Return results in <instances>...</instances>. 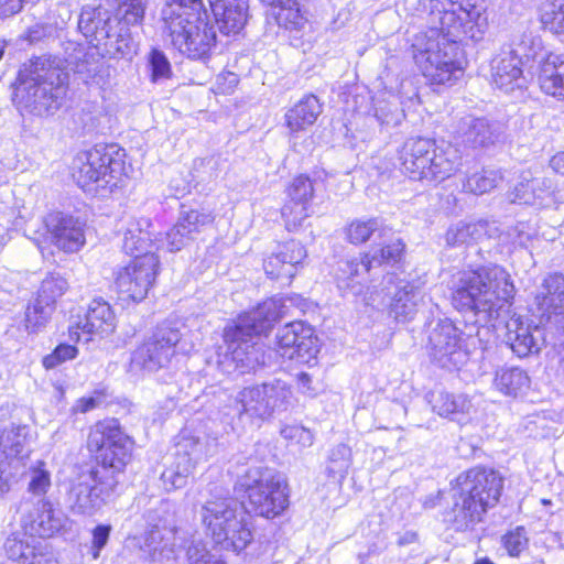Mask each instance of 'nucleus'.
I'll list each match as a JSON object with an SVG mask.
<instances>
[{"label":"nucleus","mask_w":564,"mask_h":564,"mask_svg":"<svg viewBox=\"0 0 564 564\" xmlns=\"http://www.w3.org/2000/svg\"><path fill=\"white\" fill-rule=\"evenodd\" d=\"M451 290L453 305L471 313L476 324L495 328L503 324L506 341L518 357L538 354L544 346L543 328L520 315L509 316L516 289L502 267L469 264L453 275Z\"/></svg>","instance_id":"f257e3e1"},{"label":"nucleus","mask_w":564,"mask_h":564,"mask_svg":"<svg viewBox=\"0 0 564 564\" xmlns=\"http://www.w3.org/2000/svg\"><path fill=\"white\" fill-rule=\"evenodd\" d=\"M239 485L246 491V505L232 497H217L207 500L200 510L202 522L213 541L237 553L253 540L251 516L274 519L290 505L286 480L272 468L251 465Z\"/></svg>","instance_id":"f03ea898"},{"label":"nucleus","mask_w":564,"mask_h":564,"mask_svg":"<svg viewBox=\"0 0 564 564\" xmlns=\"http://www.w3.org/2000/svg\"><path fill=\"white\" fill-rule=\"evenodd\" d=\"M429 10L426 30L412 41L413 58L421 70H463L459 43L480 41L488 28L484 8L458 0H424Z\"/></svg>","instance_id":"7ed1b4c3"},{"label":"nucleus","mask_w":564,"mask_h":564,"mask_svg":"<svg viewBox=\"0 0 564 564\" xmlns=\"http://www.w3.org/2000/svg\"><path fill=\"white\" fill-rule=\"evenodd\" d=\"M284 300L271 297L253 310L240 314L224 329L226 352L219 365L226 372L249 373L267 364V352L260 335L268 333L284 312Z\"/></svg>","instance_id":"20e7f679"},{"label":"nucleus","mask_w":564,"mask_h":564,"mask_svg":"<svg viewBox=\"0 0 564 564\" xmlns=\"http://www.w3.org/2000/svg\"><path fill=\"white\" fill-rule=\"evenodd\" d=\"M503 489L502 476L485 467L470 468L456 478L452 491V506L443 513L444 522L453 530L465 532L482 520L495 507Z\"/></svg>","instance_id":"39448f33"},{"label":"nucleus","mask_w":564,"mask_h":564,"mask_svg":"<svg viewBox=\"0 0 564 564\" xmlns=\"http://www.w3.org/2000/svg\"><path fill=\"white\" fill-rule=\"evenodd\" d=\"M161 20L173 44L189 58H203L216 43V31L203 0H166Z\"/></svg>","instance_id":"423d86ee"},{"label":"nucleus","mask_w":564,"mask_h":564,"mask_svg":"<svg viewBox=\"0 0 564 564\" xmlns=\"http://www.w3.org/2000/svg\"><path fill=\"white\" fill-rule=\"evenodd\" d=\"M403 172L414 181L440 183L451 177L462 164L460 151L453 144L429 138H411L403 144Z\"/></svg>","instance_id":"0eeeda50"},{"label":"nucleus","mask_w":564,"mask_h":564,"mask_svg":"<svg viewBox=\"0 0 564 564\" xmlns=\"http://www.w3.org/2000/svg\"><path fill=\"white\" fill-rule=\"evenodd\" d=\"M68 73H18L12 100L22 115L51 117L64 105Z\"/></svg>","instance_id":"6e6552de"},{"label":"nucleus","mask_w":564,"mask_h":564,"mask_svg":"<svg viewBox=\"0 0 564 564\" xmlns=\"http://www.w3.org/2000/svg\"><path fill=\"white\" fill-rule=\"evenodd\" d=\"M124 158V149L116 143L96 144L77 155L73 176L85 192H112L126 175Z\"/></svg>","instance_id":"1a4fd4ad"},{"label":"nucleus","mask_w":564,"mask_h":564,"mask_svg":"<svg viewBox=\"0 0 564 564\" xmlns=\"http://www.w3.org/2000/svg\"><path fill=\"white\" fill-rule=\"evenodd\" d=\"M290 386L281 380L273 379L260 386L247 387L240 390L226 412L232 419L237 417L242 426L257 425L270 419L275 412L284 411L291 400Z\"/></svg>","instance_id":"9d476101"},{"label":"nucleus","mask_w":564,"mask_h":564,"mask_svg":"<svg viewBox=\"0 0 564 564\" xmlns=\"http://www.w3.org/2000/svg\"><path fill=\"white\" fill-rule=\"evenodd\" d=\"M78 30L104 56L131 59L135 53L137 45L131 34L120 31L112 11L101 6L82 9Z\"/></svg>","instance_id":"9b49d317"},{"label":"nucleus","mask_w":564,"mask_h":564,"mask_svg":"<svg viewBox=\"0 0 564 564\" xmlns=\"http://www.w3.org/2000/svg\"><path fill=\"white\" fill-rule=\"evenodd\" d=\"M132 440L122 431L116 419H106L97 422L89 432L87 447L96 453L100 466L107 468L115 476L120 473L130 459Z\"/></svg>","instance_id":"f8f14e48"},{"label":"nucleus","mask_w":564,"mask_h":564,"mask_svg":"<svg viewBox=\"0 0 564 564\" xmlns=\"http://www.w3.org/2000/svg\"><path fill=\"white\" fill-rule=\"evenodd\" d=\"M426 333V351L432 362L448 370L459 369L467 362V337L449 318L431 321Z\"/></svg>","instance_id":"ddd939ff"},{"label":"nucleus","mask_w":564,"mask_h":564,"mask_svg":"<svg viewBox=\"0 0 564 564\" xmlns=\"http://www.w3.org/2000/svg\"><path fill=\"white\" fill-rule=\"evenodd\" d=\"M182 328L184 325L172 321L158 325L152 335L132 352L130 370L135 373L154 372L166 367L183 337Z\"/></svg>","instance_id":"4468645a"},{"label":"nucleus","mask_w":564,"mask_h":564,"mask_svg":"<svg viewBox=\"0 0 564 564\" xmlns=\"http://www.w3.org/2000/svg\"><path fill=\"white\" fill-rule=\"evenodd\" d=\"M118 485L107 468H93L70 486L67 503L74 514L93 516L111 497Z\"/></svg>","instance_id":"2eb2a0df"},{"label":"nucleus","mask_w":564,"mask_h":564,"mask_svg":"<svg viewBox=\"0 0 564 564\" xmlns=\"http://www.w3.org/2000/svg\"><path fill=\"white\" fill-rule=\"evenodd\" d=\"M217 438L183 434L175 445L174 460L161 474V480L166 490L180 489L186 486L195 466L216 452Z\"/></svg>","instance_id":"dca6fc26"},{"label":"nucleus","mask_w":564,"mask_h":564,"mask_svg":"<svg viewBox=\"0 0 564 564\" xmlns=\"http://www.w3.org/2000/svg\"><path fill=\"white\" fill-rule=\"evenodd\" d=\"M160 267L154 252L135 256L116 273V288L122 300L143 301L153 286Z\"/></svg>","instance_id":"f3484780"},{"label":"nucleus","mask_w":564,"mask_h":564,"mask_svg":"<svg viewBox=\"0 0 564 564\" xmlns=\"http://www.w3.org/2000/svg\"><path fill=\"white\" fill-rule=\"evenodd\" d=\"M276 352L299 364H310L318 354V339L314 329L301 321H295L279 328L275 335Z\"/></svg>","instance_id":"a211bd4d"},{"label":"nucleus","mask_w":564,"mask_h":564,"mask_svg":"<svg viewBox=\"0 0 564 564\" xmlns=\"http://www.w3.org/2000/svg\"><path fill=\"white\" fill-rule=\"evenodd\" d=\"M187 543L185 532L158 523L145 532L143 551L148 553L151 564H176Z\"/></svg>","instance_id":"6ab92c4d"},{"label":"nucleus","mask_w":564,"mask_h":564,"mask_svg":"<svg viewBox=\"0 0 564 564\" xmlns=\"http://www.w3.org/2000/svg\"><path fill=\"white\" fill-rule=\"evenodd\" d=\"M502 124L485 116L467 113L454 126V137L466 149L489 150L500 142Z\"/></svg>","instance_id":"aec40b11"},{"label":"nucleus","mask_w":564,"mask_h":564,"mask_svg":"<svg viewBox=\"0 0 564 564\" xmlns=\"http://www.w3.org/2000/svg\"><path fill=\"white\" fill-rule=\"evenodd\" d=\"M323 175L325 172L316 173V177L311 178L301 174L293 178L288 188L290 202L281 209V215L285 221L288 230H294L302 226L307 218V206L312 200L314 193L324 187Z\"/></svg>","instance_id":"412c9836"},{"label":"nucleus","mask_w":564,"mask_h":564,"mask_svg":"<svg viewBox=\"0 0 564 564\" xmlns=\"http://www.w3.org/2000/svg\"><path fill=\"white\" fill-rule=\"evenodd\" d=\"M26 502L21 505V524L31 536L52 538L61 533L68 523L67 516L46 498L39 499L33 511L26 512Z\"/></svg>","instance_id":"4be33fe9"},{"label":"nucleus","mask_w":564,"mask_h":564,"mask_svg":"<svg viewBox=\"0 0 564 564\" xmlns=\"http://www.w3.org/2000/svg\"><path fill=\"white\" fill-rule=\"evenodd\" d=\"M25 425H10L0 433V481L14 477L28 456Z\"/></svg>","instance_id":"5701e85b"},{"label":"nucleus","mask_w":564,"mask_h":564,"mask_svg":"<svg viewBox=\"0 0 564 564\" xmlns=\"http://www.w3.org/2000/svg\"><path fill=\"white\" fill-rule=\"evenodd\" d=\"M52 243L67 253L77 252L86 242L85 221L63 213H52L45 219Z\"/></svg>","instance_id":"b1692460"},{"label":"nucleus","mask_w":564,"mask_h":564,"mask_svg":"<svg viewBox=\"0 0 564 564\" xmlns=\"http://www.w3.org/2000/svg\"><path fill=\"white\" fill-rule=\"evenodd\" d=\"M377 269L371 261L370 253H359L357 257L344 259L338 262L336 271L337 286L343 291H350L358 295L365 285L373 282Z\"/></svg>","instance_id":"393cba45"},{"label":"nucleus","mask_w":564,"mask_h":564,"mask_svg":"<svg viewBox=\"0 0 564 564\" xmlns=\"http://www.w3.org/2000/svg\"><path fill=\"white\" fill-rule=\"evenodd\" d=\"M306 258L304 246L296 240H290L279 246V250L264 260L263 269L272 280H281L289 284L297 272V267Z\"/></svg>","instance_id":"a878e982"},{"label":"nucleus","mask_w":564,"mask_h":564,"mask_svg":"<svg viewBox=\"0 0 564 564\" xmlns=\"http://www.w3.org/2000/svg\"><path fill=\"white\" fill-rule=\"evenodd\" d=\"M541 318L546 323L564 321V274L546 275L535 295Z\"/></svg>","instance_id":"bb28decb"},{"label":"nucleus","mask_w":564,"mask_h":564,"mask_svg":"<svg viewBox=\"0 0 564 564\" xmlns=\"http://www.w3.org/2000/svg\"><path fill=\"white\" fill-rule=\"evenodd\" d=\"M269 8L265 12L268 24L279 29L300 32L307 23L304 0H260Z\"/></svg>","instance_id":"cd10ccee"},{"label":"nucleus","mask_w":564,"mask_h":564,"mask_svg":"<svg viewBox=\"0 0 564 564\" xmlns=\"http://www.w3.org/2000/svg\"><path fill=\"white\" fill-rule=\"evenodd\" d=\"M556 183L553 177L539 176L520 182L513 191V202L539 208L556 203Z\"/></svg>","instance_id":"c85d7f7f"},{"label":"nucleus","mask_w":564,"mask_h":564,"mask_svg":"<svg viewBox=\"0 0 564 564\" xmlns=\"http://www.w3.org/2000/svg\"><path fill=\"white\" fill-rule=\"evenodd\" d=\"M216 23L226 35L238 34L248 19V0H208Z\"/></svg>","instance_id":"c756f323"},{"label":"nucleus","mask_w":564,"mask_h":564,"mask_svg":"<svg viewBox=\"0 0 564 564\" xmlns=\"http://www.w3.org/2000/svg\"><path fill=\"white\" fill-rule=\"evenodd\" d=\"M423 297L424 291L420 282L400 281L392 297L390 313L398 322L411 321Z\"/></svg>","instance_id":"7c9ffc66"},{"label":"nucleus","mask_w":564,"mask_h":564,"mask_svg":"<svg viewBox=\"0 0 564 564\" xmlns=\"http://www.w3.org/2000/svg\"><path fill=\"white\" fill-rule=\"evenodd\" d=\"M77 328H82L89 335L111 334L116 328V316L109 303L102 299L93 300L84 318L78 322Z\"/></svg>","instance_id":"2f4dec72"},{"label":"nucleus","mask_w":564,"mask_h":564,"mask_svg":"<svg viewBox=\"0 0 564 564\" xmlns=\"http://www.w3.org/2000/svg\"><path fill=\"white\" fill-rule=\"evenodd\" d=\"M531 48L523 44L503 45L490 62L491 70H532L534 58L529 54Z\"/></svg>","instance_id":"473e14b6"},{"label":"nucleus","mask_w":564,"mask_h":564,"mask_svg":"<svg viewBox=\"0 0 564 564\" xmlns=\"http://www.w3.org/2000/svg\"><path fill=\"white\" fill-rule=\"evenodd\" d=\"M151 221L148 218L131 219L123 231L122 248L126 253L142 256L149 251L152 242V234L149 228Z\"/></svg>","instance_id":"72a5a7b5"},{"label":"nucleus","mask_w":564,"mask_h":564,"mask_svg":"<svg viewBox=\"0 0 564 564\" xmlns=\"http://www.w3.org/2000/svg\"><path fill=\"white\" fill-rule=\"evenodd\" d=\"M322 113V105L316 96L306 95L291 108L286 115V124L291 132L306 130Z\"/></svg>","instance_id":"f704fd0d"},{"label":"nucleus","mask_w":564,"mask_h":564,"mask_svg":"<svg viewBox=\"0 0 564 564\" xmlns=\"http://www.w3.org/2000/svg\"><path fill=\"white\" fill-rule=\"evenodd\" d=\"M149 7L150 0H115L112 13L120 31L130 33L131 28H141Z\"/></svg>","instance_id":"c9c22d12"},{"label":"nucleus","mask_w":564,"mask_h":564,"mask_svg":"<svg viewBox=\"0 0 564 564\" xmlns=\"http://www.w3.org/2000/svg\"><path fill=\"white\" fill-rule=\"evenodd\" d=\"M429 402L440 416L449 417L467 413L471 406L470 401L464 394H454L443 390L433 391Z\"/></svg>","instance_id":"e433bc0d"},{"label":"nucleus","mask_w":564,"mask_h":564,"mask_svg":"<svg viewBox=\"0 0 564 564\" xmlns=\"http://www.w3.org/2000/svg\"><path fill=\"white\" fill-rule=\"evenodd\" d=\"M496 388L509 397H518L530 387L528 373L519 367L501 368L496 372Z\"/></svg>","instance_id":"4c0bfd02"},{"label":"nucleus","mask_w":564,"mask_h":564,"mask_svg":"<svg viewBox=\"0 0 564 564\" xmlns=\"http://www.w3.org/2000/svg\"><path fill=\"white\" fill-rule=\"evenodd\" d=\"M486 232L484 223L458 221L448 227L445 232V242L447 247H471Z\"/></svg>","instance_id":"58836bf2"},{"label":"nucleus","mask_w":564,"mask_h":564,"mask_svg":"<svg viewBox=\"0 0 564 564\" xmlns=\"http://www.w3.org/2000/svg\"><path fill=\"white\" fill-rule=\"evenodd\" d=\"M34 536L13 533L4 542L7 556L22 564H41V557L35 553V546L32 544Z\"/></svg>","instance_id":"ea45409f"},{"label":"nucleus","mask_w":564,"mask_h":564,"mask_svg":"<svg viewBox=\"0 0 564 564\" xmlns=\"http://www.w3.org/2000/svg\"><path fill=\"white\" fill-rule=\"evenodd\" d=\"M502 180L501 173L494 169H481L474 173L466 174L463 189L466 193L482 195L494 189Z\"/></svg>","instance_id":"a19ab883"},{"label":"nucleus","mask_w":564,"mask_h":564,"mask_svg":"<svg viewBox=\"0 0 564 564\" xmlns=\"http://www.w3.org/2000/svg\"><path fill=\"white\" fill-rule=\"evenodd\" d=\"M351 465V449L346 444H337L328 455L326 471L329 478L343 480Z\"/></svg>","instance_id":"79ce46f5"},{"label":"nucleus","mask_w":564,"mask_h":564,"mask_svg":"<svg viewBox=\"0 0 564 564\" xmlns=\"http://www.w3.org/2000/svg\"><path fill=\"white\" fill-rule=\"evenodd\" d=\"M50 304H44L42 300L34 299L25 308L24 326L29 333L40 332L51 318L53 313Z\"/></svg>","instance_id":"37998d69"},{"label":"nucleus","mask_w":564,"mask_h":564,"mask_svg":"<svg viewBox=\"0 0 564 564\" xmlns=\"http://www.w3.org/2000/svg\"><path fill=\"white\" fill-rule=\"evenodd\" d=\"M540 21L545 30L555 34L564 33V0L545 2L541 8Z\"/></svg>","instance_id":"c03bdc74"},{"label":"nucleus","mask_w":564,"mask_h":564,"mask_svg":"<svg viewBox=\"0 0 564 564\" xmlns=\"http://www.w3.org/2000/svg\"><path fill=\"white\" fill-rule=\"evenodd\" d=\"M28 492L40 499L44 498L51 489V473L45 468V463L37 460L28 471Z\"/></svg>","instance_id":"a18cd8bd"},{"label":"nucleus","mask_w":564,"mask_h":564,"mask_svg":"<svg viewBox=\"0 0 564 564\" xmlns=\"http://www.w3.org/2000/svg\"><path fill=\"white\" fill-rule=\"evenodd\" d=\"M491 85L500 91L521 97L527 84L523 73H490Z\"/></svg>","instance_id":"49530a36"},{"label":"nucleus","mask_w":564,"mask_h":564,"mask_svg":"<svg viewBox=\"0 0 564 564\" xmlns=\"http://www.w3.org/2000/svg\"><path fill=\"white\" fill-rule=\"evenodd\" d=\"M67 289V282L59 275L46 276L40 286L36 300H42L44 304H50L54 310L57 297L62 296Z\"/></svg>","instance_id":"de8ad7c7"},{"label":"nucleus","mask_w":564,"mask_h":564,"mask_svg":"<svg viewBox=\"0 0 564 564\" xmlns=\"http://www.w3.org/2000/svg\"><path fill=\"white\" fill-rule=\"evenodd\" d=\"M381 227L382 224L378 218L357 219L349 225L347 236L351 243L360 245L368 241Z\"/></svg>","instance_id":"09e8293b"},{"label":"nucleus","mask_w":564,"mask_h":564,"mask_svg":"<svg viewBox=\"0 0 564 564\" xmlns=\"http://www.w3.org/2000/svg\"><path fill=\"white\" fill-rule=\"evenodd\" d=\"M404 247L402 240L398 238L383 246L381 249L372 250L368 253H370L371 261L378 271L383 263L398 262L403 254Z\"/></svg>","instance_id":"8fccbe9b"},{"label":"nucleus","mask_w":564,"mask_h":564,"mask_svg":"<svg viewBox=\"0 0 564 564\" xmlns=\"http://www.w3.org/2000/svg\"><path fill=\"white\" fill-rule=\"evenodd\" d=\"M214 216L212 213L200 212L197 209L182 210L177 223L184 225L185 230L188 231L189 238L194 239V234L200 231L203 227L212 224Z\"/></svg>","instance_id":"3c124183"},{"label":"nucleus","mask_w":564,"mask_h":564,"mask_svg":"<svg viewBox=\"0 0 564 564\" xmlns=\"http://www.w3.org/2000/svg\"><path fill=\"white\" fill-rule=\"evenodd\" d=\"M186 549L187 564H225L218 556L212 554L202 540L192 539Z\"/></svg>","instance_id":"603ef678"},{"label":"nucleus","mask_w":564,"mask_h":564,"mask_svg":"<svg viewBox=\"0 0 564 564\" xmlns=\"http://www.w3.org/2000/svg\"><path fill=\"white\" fill-rule=\"evenodd\" d=\"M30 70H73V63L50 53L33 56Z\"/></svg>","instance_id":"864d4df0"},{"label":"nucleus","mask_w":564,"mask_h":564,"mask_svg":"<svg viewBox=\"0 0 564 564\" xmlns=\"http://www.w3.org/2000/svg\"><path fill=\"white\" fill-rule=\"evenodd\" d=\"M529 539L523 527H517L502 536L503 547L510 556H519L528 547Z\"/></svg>","instance_id":"5fc2aeb1"},{"label":"nucleus","mask_w":564,"mask_h":564,"mask_svg":"<svg viewBox=\"0 0 564 564\" xmlns=\"http://www.w3.org/2000/svg\"><path fill=\"white\" fill-rule=\"evenodd\" d=\"M541 90L556 98H564V73H539Z\"/></svg>","instance_id":"6e6d98bb"},{"label":"nucleus","mask_w":564,"mask_h":564,"mask_svg":"<svg viewBox=\"0 0 564 564\" xmlns=\"http://www.w3.org/2000/svg\"><path fill=\"white\" fill-rule=\"evenodd\" d=\"M78 349L74 345L59 344L55 349L43 358V366L53 369L61 364L72 360L77 356Z\"/></svg>","instance_id":"4d7b16f0"},{"label":"nucleus","mask_w":564,"mask_h":564,"mask_svg":"<svg viewBox=\"0 0 564 564\" xmlns=\"http://www.w3.org/2000/svg\"><path fill=\"white\" fill-rule=\"evenodd\" d=\"M373 116L381 126H397L402 118L398 106L388 101L376 102Z\"/></svg>","instance_id":"13d9d810"},{"label":"nucleus","mask_w":564,"mask_h":564,"mask_svg":"<svg viewBox=\"0 0 564 564\" xmlns=\"http://www.w3.org/2000/svg\"><path fill=\"white\" fill-rule=\"evenodd\" d=\"M281 434L285 440H289V441L300 445L302 448L310 447L314 443L313 433L310 430H307L301 425L285 426L281 431Z\"/></svg>","instance_id":"bf43d9fd"},{"label":"nucleus","mask_w":564,"mask_h":564,"mask_svg":"<svg viewBox=\"0 0 564 564\" xmlns=\"http://www.w3.org/2000/svg\"><path fill=\"white\" fill-rule=\"evenodd\" d=\"M262 58L267 59H274L275 53L274 52H258V53H246L241 54L239 57H237L235 67L245 69L248 68L249 70H252V68H262L267 65L262 63Z\"/></svg>","instance_id":"052dcab7"},{"label":"nucleus","mask_w":564,"mask_h":564,"mask_svg":"<svg viewBox=\"0 0 564 564\" xmlns=\"http://www.w3.org/2000/svg\"><path fill=\"white\" fill-rule=\"evenodd\" d=\"M192 238L188 236V231L185 230L182 223H176L173 228L166 232V242L170 251H178L185 247Z\"/></svg>","instance_id":"680f3d73"},{"label":"nucleus","mask_w":564,"mask_h":564,"mask_svg":"<svg viewBox=\"0 0 564 564\" xmlns=\"http://www.w3.org/2000/svg\"><path fill=\"white\" fill-rule=\"evenodd\" d=\"M456 73H422L425 83L431 86L435 93H442L445 87L453 86L457 77Z\"/></svg>","instance_id":"e2e57ef3"},{"label":"nucleus","mask_w":564,"mask_h":564,"mask_svg":"<svg viewBox=\"0 0 564 564\" xmlns=\"http://www.w3.org/2000/svg\"><path fill=\"white\" fill-rule=\"evenodd\" d=\"M111 532L110 524H98L93 530L91 554L95 560L100 555L101 550L108 543Z\"/></svg>","instance_id":"0e129e2a"},{"label":"nucleus","mask_w":564,"mask_h":564,"mask_svg":"<svg viewBox=\"0 0 564 564\" xmlns=\"http://www.w3.org/2000/svg\"><path fill=\"white\" fill-rule=\"evenodd\" d=\"M150 70H171V63L165 53L159 48H152L148 54Z\"/></svg>","instance_id":"69168bd1"},{"label":"nucleus","mask_w":564,"mask_h":564,"mask_svg":"<svg viewBox=\"0 0 564 564\" xmlns=\"http://www.w3.org/2000/svg\"><path fill=\"white\" fill-rule=\"evenodd\" d=\"M102 403V394L95 393L94 395L83 397L76 401L73 406L75 413H87Z\"/></svg>","instance_id":"338daca9"},{"label":"nucleus","mask_w":564,"mask_h":564,"mask_svg":"<svg viewBox=\"0 0 564 564\" xmlns=\"http://www.w3.org/2000/svg\"><path fill=\"white\" fill-rule=\"evenodd\" d=\"M543 62L540 70H564V53H550L545 57H541L539 64Z\"/></svg>","instance_id":"774afa93"}]
</instances>
